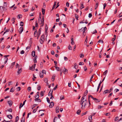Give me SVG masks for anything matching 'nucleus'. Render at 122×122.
I'll use <instances>...</instances> for the list:
<instances>
[{
	"mask_svg": "<svg viewBox=\"0 0 122 122\" xmlns=\"http://www.w3.org/2000/svg\"><path fill=\"white\" fill-rule=\"evenodd\" d=\"M40 67L41 68H42L43 67V63L42 62H41L40 63Z\"/></svg>",
	"mask_w": 122,
	"mask_h": 122,
	"instance_id": "38",
	"label": "nucleus"
},
{
	"mask_svg": "<svg viewBox=\"0 0 122 122\" xmlns=\"http://www.w3.org/2000/svg\"><path fill=\"white\" fill-rule=\"evenodd\" d=\"M103 107V106H101L100 105H99L98 107V109H100L102 107Z\"/></svg>",
	"mask_w": 122,
	"mask_h": 122,
	"instance_id": "32",
	"label": "nucleus"
},
{
	"mask_svg": "<svg viewBox=\"0 0 122 122\" xmlns=\"http://www.w3.org/2000/svg\"><path fill=\"white\" fill-rule=\"evenodd\" d=\"M30 69L32 71H34L35 70V68H34V66H32L31 67H30Z\"/></svg>",
	"mask_w": 122,
	"mask_h": 122,
	"instance_id": "18",
	"label": "nucleus"
},
{
	"mask_svg": "<svg viewBox=\"0 0 122 122\" xmlns=\"http://www.w3.org/2000/svg\"><path fill=\"white\" fill-rule=\"evenodd\" d=\"M8 111L10 112H12V109H11V108H10V109H9L8 110Z\"/></svg>",
	"mask_w": 122,
	"mask_h": 122,
	"instance_id": "51",
	"label": "nucleus"
},
{
	"mask_svg": "<svg viewBox=\"0 0 122 122\" xmlns=\"http://www.w3.org/2000/svg\"><path fill=\"white\" fill-rule=\"evenodd\" d=\"M8 103L9 104V106H11L12 105V104L13 102L11 100H10L8 102Z\"/></svg>",
	"mask_w": 122,
	"mask_h": 122,
	"instance_id": "5",
	"label": "nucleus"
},
{
	"mask_svg": "<svg viewBox=\"0 0 122 122\" xmlns=\"http://www.w3.org/2000/svg\"><path fill=\"white\" fill-rule=\"evenodd\" d=\"M44 81L46 83H47V82L48 81V79L47 78H46L44 80Z\"/></svg>",
	"mask_w": 122,
	"mask_h": 122,
	"instance_id": "41",
	"label": "nucleus"
},
{
	"mask_svg": "<svg viewBox=\"0 0 122 122\" xmlns=\"http://www.w3.org/2000/svg\"><path fill=\"white\" fill-rule=\"evenodd\" d=\"M56 68V69L58 71H61V69H60L57 66H54Z\"/></svg>",
	"mask_w": 122,
	"mask_h": 122,
	"instance_id": "26",
	"label": "nucleus"
},
{
	"mask_svg": "<svg viewBox=\"0 0 122 122\" xmlns=\"http://www.w3.org/2000/svg\"><path fill=\"white\" fill-rule=\"evenodd\" d=\"M24 25V23L22 22H21L20 23V25L22 26H23Z\"/></svg>",
	"mask_w": 122,
	"mask_h": 122,
	"instance_id": "46",
	"label": "nucleus"
},
{
	"mask_svg": "<svg viewBox=\"0 0 122 122\" xmlns=\"http://www.w3.org/2000/svg\"><path fill=\"white\" fill-rule=\"evenodd\" d=\"M45 9L43 8L42 9V12L43 15H44L45 13Z\"/></svg>",
	"mask_w": 122,
	"mask_h": 122,
	"instance_id": "21",
	"label": "nucleus"
},
{
	"mask_svg": "<svg viewBox=\"0 0 122 122\" xmlns=\"http://www.w3.org/2000/svg\"><path fill=\"white\" fill-rule=\"evenodd\" d=\"M106 6V3H104L103 5V9H105Z\"/></svg>",
	"mask_w": 122,
	"mask_h": 122,
	"instance_id": "59",
	"label": "nucleus"
},
{
	"mask_svg": "<svg viewBox=\"0 0 122 122\" xmlns=\"http://www.w3.org/2000/svg\"><path fill=\"white\" fill-rule=\"evenodd\" d=\"M7 117L10 119H12V116L11 115H7Z\"/></svg>",
	"mask_w": 122,
	"mask_h": 122,
	"instance_id": "14",
	"label": "nucleus"
},
{
	"mask_svg": "<svg viewBox=\"0 0 122 122\" xmlns=\"http://www.w3.org/2000/svg\"><path fill=\"white\" fill-rule=\"evenodd\" d=\"M64 98V97L63 96H61L60 97V99L62 100Z\"/></svg>",
	"mask_w": 122,
	"mask_h": 122,
	"instance_id": "42",
	"label": "nucleus"
},
{
	"mask_svg": "<svg viewBox=\"0 0 122 122\" xmlns=\"http://www.w3.org/2000/svg\"><path fill=\"white\" fill-rule=\"evenodd\" d=\"M45 40V36L43 34L41 36L40 41L41 44H42Z\"/></svg>",
	"mask_w": 122,
	"mask_h": 122,
	"instance_id": "2",
	"label": "nucleus"
},
{
	"mask_svg": "<svg viewBox=\"0 0 122 122\" xmlns=\"http://www.w3.org/2000/svg\"><path fill=\"white\" fill-rule=\"evenodd\" d=\"M22 121H23V122H25V118L24 117H22L21 122H22Z\"/></svg>",
	"mask_w": 122,
	"mask_h": 122,
	"instance_id": "34",
	"label": "nucleus"
},
{
	"mask_svg": "<svg viewBox=\"0 0 122 122\" xmlns=\"http://www.w3.org/2000/svg\"><path fill=\"white\" fill-rule=\"evenodd\" d=\"M18 16L19 19H20L22 17V15H18Z\"/></svg>",
	"mask_w": 122,
	"mask_h": 122,
	"instance_id": "53",
	"label": "nucleus"
},
{
	"mask_svg": "<svg viewBox=\"0 0 122 122\" xmlns=\"http://www.w3.org/2000/svg\"><path fill=\"white\" fill-rule=\"evenodd\" d=\"M42 73H44V74H46V71L45 70H42Z\"/></svg>",
	"mask_w": 122,
	"mask_h": 122,
	"instance_id": "52",
	"label": "nucleus"
},
{
	"mask_svg": "<svg viewBox=\"0 0 122 122\" xmlns=\"http://www.w3.org/2000/svg\"><path fill=\"white\" fill-rule=\"evenodd\" d=\"M37 30H35V31L34 33V36L35 37H36L37 36Z\"/></svg>",
	"mask_w": 122,
	"mask_h": 122,
	"instance_id": "11",
	"label": "nucleus"
},
{
	"mask_svg": "<svg viewBox=\"0 0 122 122\" xmlns=\"http://www.w3.org/2000/svg\"><path fill=\"white\" fill-rule=\"evenodd\" d=\"M15 62H14L12 63L11 64L12 66H11L10 67L11 68H12L13 67L14 65L15 64Z\"/></svg>",
	"mask_w": 122,
	"mask_h": 122,
	"instance_id": "31",
	"label": "nucleus"
},
{
	"mask_svg": "<svg viewBox=\"0 0 122 122\" xmlns=\"http://www.w3.org/2000/svg\"><path fill=\"white\" fill-rule=\"evenodd\" d=\"M65 70L63 71V72L65 74H66L67 73L68 70L67 69H66L65 67H64Z\"/></svg>",
	"mask_w": 122,
	"mask_h": 122,
	"instance_id": "16",
	"label": "nucleus"
},
{
	"mask_svg": "<svg viewBox=\"0 0 122 122\" xmlns=\"http://www.w3.org/2000/svg\"><path fill=\"white\" fill-rule=\"evenodd\" d=\"M35 26L36 27H37L38 26V24L37 23V20H36L35 22Z\"/></svg>",
	"mask_w": 122,
	"mask_h": 122,
	"instance_id": "43",
	"label": "nucleus"
},
{
	"mask_svg": "<svg viewBox=\"0 0 122 122\" xmlns=\"http://www.w3.org/2000/svg\"><path fill=\"white\" fill-rule=\"evenodd\" d=\"M80 102V104L81 105V108L82 109L85 108L86 104H87L88 103L87 100L86 99H85L84 97H82Z\"/></svg>",
	"mask_w": 122,
	"mask_h": 122,
	"instance_id": "1",
	"label": "nucleus"
},
{
	"mask_svg": "<svg viewBox=\"0 0 122 122\" xmlns=\"http://www.w3.org/2000/svg\"><path fill=\"white\" fill-rule=\"evenodd\" d=\"M98 3H97V4H96V5H95V9H96L97 7L98 6Z\"/></svg>",
	"mask_w": 122,
	"mask_h": 122,
	"instance_id": "48",
	"label": "nucleus"
},
{
	"mask_svg": "<svg viewBox=\"0 0 122 122\" xmlns=\"http://www.w3.org/2000/svg\"><path fill=\"white\" fill-rule=\"evenodd\" d=\"M38 22L39 23L41 24V27H42L44 25V22L42 21L41 17H40L38 19Z\"/></svg>",
	"mask_w": 122,
	"mask_h": 122,
	"instance_id": "3",
	"label": "nucleus"
},
{
	"mask_svg": "<svg viewBox=\"0 0 122 122\" xmlns=\"http://www.w3.org/2000/svg\"><path fill=\"white\" fill-rule=\"evenodd\" d=\"M27 90L29 92L31 90V87H28Z\"/></svg>",
	"mask_w": 122,
	"mask_h": 122,
	"instance_id": "61",
	"label": "nucleus"
},
{
	"mask_svg": "<svg viewBox=\"0 0 122 122\" xmlns=\"http://www.w3.org/2000/svg\"><path fill=\"white\" fill-rule=\"evenodd\" d=\"M26 101V100H25L23 102V104H22V106H21V107H22L23 106V105H24L25 104V102Z\"/></svg>",
	"mask_w": 122,
	"mask_h": 122,
	"instance_id": "56",
	"label": "nucleus"
},
{
	"mask_svg": "<svg viewBox=\"0 0 122 122\" xmlns=\"http://www.w3.org/2000/svg\"><path fill=\"white\" fill-rule=\"evenodd\" d=\"M46 99H47V102L49 103H50V101L49 100V98L48 97H47L46 98Z\"/></svg>",
	"mask_w": 122,
	"mask_h": 122,
	"instance_id": "30",
	"label": "nucleus"
},
{
	"mask_svg": "<svg viewBox=\"0 0 122 122\" xmlns=\"http://www.w3.org/2000/svg\"><path fill=\"white\" fill-rule=\"evenodd\" d=\"M59 109L58 107H56V113H58L59 112Z\"/></svg>",
	"mask_w": 122,
	"mask_h": 122,
	"instance_id": "12",
	"label": "nucleus"
},
{
	"mask_svg": "<svg viewBox=\"0 0 122 122\" xmlns=\"http://www.w3.org/2000/svg\"><path fill=\"white\" fill-rule=\"evenodd\" d=\"M5 61L4 62V63L5 64L7 62V61L8 60V58H7L5 57Z\"/></svg>",
	"mask_w": 122,
	"mask_h": 122,
	"instance_id": "27",
	"label": "nucleus"
},
{
	"mask_svg": "<svg viewBox=\"0 0 122 122\" xmlns=\"http://www.w3.org/2000/svg\"><path fill=\"white\" fill-rule=\"evenodd\" d=\"M84 71H86L87 69L86 67V66H85L84 67Z\"/></svg>",
	"mask_w": 122,
	"mask_h": 122,
	"instance_id": "63",
	"label": "nucleus"
},
{
	"mask_svg": "<svg viewBox=\"0 0 122 122\" xmlns=\"http://www.w3.org/2000/svg\"><path fill=\"white\" fill-rule=\"evenodd\" d=\"M103 41H102V40H99L98 41V42H99V43L101 42L102 43H103Z\"/></svg>",
	"mask_w": 122,
	"mask_h": 122,
	"instance_id": "62",
	"label": "nucleus"
},
{
	"mask_svg": "<svg viewBox=\"0 0 122 122\" xmlns=\"http://www.w3.org/2000/svg\"><path fill=\"white\" fill-rule=\"evenodd\" d=\"M22 71V70L21 68H19L18 70L17 71L18 75H19L21 73Z\"/></svg>",
	"mask_w": 122,
	"mask_h": 122,
	"instance_id": "6",
	"label": "nucleus"
},
{
	"mask_svg": "<svg viewBox=\"0 0 122 122\" xmlns=\"http://www.w3.org/2000/svg\"><path fill=\"white\" fill-rule=\"evenodd\" d=\"M84 8L83 2H81V7H80V9L81 10Z\"/></svg>",
	"mask_w": 122,
	"mask_h": 122,
	"instance_id": "10",
	"label": "nucleus"
},
{
	"mask_svg": "<svg viewBox=\"0 0 122 122\" xmlns=\"http://www.w3.org/2000/svg\"><path fill=\"white\" fill-rule=\"evenodd\" d=\"M83 30V27L81 29L79 30L80 32L82 31Z\"/></svg>",
	"mask_w": 122,
	"mask_h": 122,
	"instance_id": "60",
	"label": "nucleus"
},
{
	"mask_svg": "<svg viewBox=\"0 0 122 122\" xmlns=\"http://www.w3.org/2000/svg\"><path fill=\"white\" fill-rule=\"evenodd\" d=\"M119 117L118 116L116 117L115 118L114 121H116L118 120Z\"/></svg>",
	"mask_w": 122,
	"mask_h": 122,
	"instance_id": "36",
	"label": "nucleus"
},
{
	"mask_svg": "<svg viewBox=\"0 0 122 122\" xmlns=\"http://www.w3.org/2000/svg\"><path fill=\"white\" fill-rule=\"evenodd\" d=\"M4 7L2 6H0V9L2 11H3L4 9Z\"/></svg>",
	"mask_w": 122,
	"mask_h": 122,
	"instance_id": "37",
	"label": "nucleus"
},
{
	"mask_svg": "<svg viewBox=\"0 0 122 122\" xmlns=\"http://www.w3.org/2000/svg\"><path fill=\"white\" fill-rule=\"evenodd\" d=\"M35 53L34 51H32V55L33 57L35 56Z\"/></svg>",
	"mask_w": 122,
	"mask_h": 122,
	"instance_id": "20",
	"label": "nucleus"
},
{
	"mask_svg": "<svg viewBox=\"0 0 122 122\" xmlns=\"http://www.w3.org/2000/svg\"><path fill=\"white\" fill-rule=\"evenodd\" d=\"M41 28H40L39 30L38 31V33L37 34V35L38 36H40L41 34Z\"/></svg>",
	"mask_w": 122,
	"mask_h": 122,
	"instance_id": "17",
	"label": "nucleus"
},
{
	"mask_svg": "<svg viewBox=\"0 0 122 122\" xmlns=\"http://www.w3.org/2000/svg\"><path fill=\"white\" fill-rule=\"evenodd\" d=\"M39 96L38 95H36L35 96V98H39Z\"/></svg>",
	"mask_w": 122,
	"mask_h": 122,
	"instance_id": "50",
	"label": "nucleus"
},
{
	"mask_svg": "<svg viewBox=\"0 0 122 122\" xmlns=\"http://www.w3.org/2000/svg\"><path fill=\"white\" fill-rule=\"evenodd\" d=\"M108 90H105L103 92V93L105 94L108 93Z\"/></svg>",
	"mask_w": 122,
	"mask_h": 122,
	"instance_id": "25",
	"label": "nucleus"
},
{
	"mask_svg": "<svg viewBox=\"0 0 122 122\" xmlns=\"http://www.w3.org/2000/svg\"><path fill=\"white\" fill-rule=\"evenodd\" d=\"M84 55L83 54H80V57L81 58H82V56L84 57Z\"/></svg>",
	"mask_w": 122,
	"mask_h": 122,
	"instance_id": "58",
	"label": "nucleus"
},
{
	"mask_svg": "<svg viewBox=\"0 0 122 122\" xmlns=\"http://www.w3.org/2000/svg\"><path fill=\"white\" fill-rule=\"evenodd\" d=\"M23 27L21 26L20 27L19 29V33L20 34L23 31Z\"/></svg>",
	"mask_w": 122,
	"mask_h": 122,
	"instance_id": "4",
	"label": "nucleus"
},
{
	"mask_svg": "<svg viewBox=\"0 0 122 122\" xmlns=\"http://www.w3.org/2000/svg\"><path fill=\"white\" fill-rule=\"evenodd\" d=\"M89 119L90 121H91L92 120V116H90L89 117Z\"/></svg>",
	"mask_w": 122,
	"mask_h": 122,
	"instance_id": "29",
	"label": "nucleus"
},
{
	"mask_svg": "<svg viewBox=\"0 0 122 122\" xmlns=\"http://www.w3.org/2000/svg\"><path fill=\"white\" fill-rule=\"evenodd\" d=\"M97 33V31L96 30H95L94 31H93V32H92V34H94L95 33Z\"/></svg>",
	"mask_w": 122,
	"mask_h": 122,
	"instance_id": "54",
	"label": "nucleus"
},
{
	"mask_svg": "<svg viewBox=\"0 0 122 122\" xmlns=\"http://www.w3.org/2000/svg\"><path fill=\"white\" fill-rule=\"evenodd\" d=\"M17 91H19L20 90V87H18V88L17 89Z\"/></svg>",
	"mask_w": 122,
	"mask_h": 122,
	"instance_id": "55",
	"label": "nucleus"
},
{
	"mask_svg": "<svg viewBox=\"0 0 122 122\" xmlns=\"http://www.w3.org/2000/svg\"><path fill=\"white\" fill-rule=\"evenodd\" d=\"M48 29V27L47 26V25H46V26L45 28V31L46 32H47V30Z\"/></svg>",
	"mask_w": 122,
	"mask_h": 122,
	"instance_id": "45",
	"label": "nucleus"
},
{
	"mask_svg": "<svg viewBox=\"0 0 122 122\" xmlns=\"http://www.w3.org/2000/svg\"><path fill=\"white\" fill-rule=\"evenodd\" d=\"M87 93V91L86 92V91L85 92H84V97H85L86 96Z\"/></svg>",
	"mask_w": 122,
	"mask_h": 122,
	"instance_id": "39",
	"label": "nucleus"
},
{
	"mask_svg": "<svg viewBox=\"0 0 122 122\" xmlns=\"http://www.w3.org/2000/svg\"><path fill=\"white\" fill-rule=\"evenodd\" d=\"M55 77V76L54 75H53L52 76V80L53 81L54 80Z\"/></svg>",
	"mask_w": 122,
	"mask_h": 122,
	"instance_id": "35",
	"label": "nucleus"
},
{
	"mask_svg": "<svg viewBox=\"0 0 122 122\" xmlns=\"http://www.w3.org/2000/svg\"><path fill=\"white\" fill-rule=\"evenodd\" d=\"M7 4L6 2H4L3 7H4V9H5V8L7 7Z\"/></svg>",
	"mask_w": 122,
	"mask_h": 122,
	"instance_id": "13",
	"label": "nucleus"
},
{
	"mask_svg": "<svg viewBox=\"0 0 122 122\" xmlns=\"http://www.w3.org/2000/svg\"><path fill=\"white\" fill-rule=\"evenodd\" d=\"M102 51V50H101V51H100V53L99 54V57L100 58H101L102 57V53H101V52Z\"/></svg>",
	"mask_w": 122,
	"mask_h": 122,
	"instance_id": "40",
	"label": "nucleus"
},
{
	"mask_svg": "<svg viewBox=\"0 0 122 122\" xmlns=\"http://www.w3.org/2000/svg\"><path fill=\"white\" fill-rule=\"evenodd\" d=\"M37 57V56H35L34 59V61L35 63L36 62V59Z\"/></svg>",
	"mask_w": 122,
	"mask_h": 122,
	"instance_id": "22",
	"label": "nucleus"
},
{
	"mask_svg": "<svg viewBox=\"0 0 122 122\" xmlns=\"http://www.w3.org/2000/svg\"><path fill=\"white\" fill-rule=\"evenodd\" d=\"M56 2H55L54 3V4L53 5V7L52 8V10L53 9H54L55 7V6H56Z\"/></svg>",
	"mask_w": 122,
	"mask_h": 122,
	"instance_id": "19",
	"label": "nucleus"
},
{
	"mask_svg": "<svg viewBox=\"0 0 122 122\" xmlns=\"http://www.w3.org/2000/svg\"><path fill=\"white\" fill-rule=\"evenodd\" d=\"M81 112V111L79 109L77 111L76 113L78 115L80 114V113Z\"/></svg>",
	"mask_w": 122,
	"mask_h": 122,
	"instance_id": "28",
	"label": "nucleus"
},
{
	"mask_svg": "<svg viewBox=\"0 0 122 122\" xmlns=\"http://www.w3.org/2000/svg\"><path fill=\"white\" fill-rule=\"evenodd\" d=\"M68 49H69L70 50H71L72 49V47L71 46L69 45V47H68Z\"/></svg>",
	"mask_w": 122,
	"mask_h": 122,
	"instance_id": "49",
	"label": "nucleus"
},
{
	"mask_svg": "<svg viewBox=\"0 0 122 122\" xmlns=\"http://www.w3.org/2000/svg\"><path fill=\"white\" fill-rule=\"evenodd\" d=\"M20 53L21 54H23L24 53V51L23 50H22L21 51Z\"/></svg>",
	"mask_w": 122,
	"mask_h": 122,
	"instance_id": "64",
	"label": "nucleus"
},
{
	"mask_svg": "<svg viewBox=\"0 0 122 122\" xmlns=\"http://www.w3.org/2000/svg\"><path fill=\"white\" fill-rule=\"evenodd\" d=\"M92 15L91 13H90L89 14V15H88V17L89 18H91L92 17Z\"/></svg>",
	"mask_w": 122,
	"mask_h": 122,
	"instance_id": "57",
	"label": "nucleus"
},
{
	"mask_svg": "<svg viewBox=\"0 0 122 122\" xmlns=\"http://www.w3.org/2000/svg\"><path fill=\"white\" fill-rule=\"evenodd\" d=\"M45 92V91H44V92L41 91V92L40 95L41 96V97L43 96L44 95V94Z\"/></svg>",
	"mask_w": 122,
	"mask_h": 122,
	"instance_id": "7",
	"label": "nucleus"
},
{
	"mask_svg": "<svg viewBox=\"0 0 122 122\" xmlns=\"http://www.w3.org/2000/svg\"><path fill=\"white\" fill-rule=\"evenodd\" d=\"M75 16L76 19L78 20V18L79 17V16L75 14Z\"/></svg>",
	"mask_w": 122,
	"mask_h": 122,
	"instance_id": "33",
	"label": "nucleus"
},
{
	"mask_svg": "<svg viewBox=\"0 0 122 122\" xmlns=\"http://www.w3.org/2000/svg\"><path fill=\"white\" fill-rule=\"evenodd\" d=\"M19 117L18 116H16L15 118V122H17L19 120Z\"/></svg>",
	"mask_w": 122,
	"mask_h": 122,
	"instance_id": "24",
	"label": "nucleus"
},
{
	"mask_svg": "<svg viewBox=\"0 0 122 122\" xmlns=\"http://www.w3.org/2000/svg\"><path fill=\"white\" fill-rule=\"evenodd\" d=\"M50 104L49 105L50 107L52 108L54 106V103L53 102H51L50 103Z\"/></svg>",
	"mask_w": 122,
	"mask_h": 122,
	"instance_id": "8",
	"label": "nucleus"
},
{
	"mask_svg": "<svg viewBox=\"0 0 122 122\" xmlns=\"http://www.w3.org/2000/svg\"><path fill=\"white\" fill-rule=\"evenodd\" d=\"M52 92L53 91L52 90H51V89H50V91L48 94V96H51V95H52Z\"/></svg>",
	"mask_w": 122,
	"mask_h": 122,
	"instance_id": "9",
	"label": "nucleus"
},
{
	"mask_svg": "<svg viewBox=\"0 0 122 122\" xmlns=\"http://www.w3.org/2000/svg\"><path fill=\"white\" fill-rule=\"evenodd\" d=\"M41 88V87L40 86L38 85V87H37V89L39 91L40 90Z\"/></svg>",
	"mask_w": 122,
	"mask_h": 122,
	"instance_id": "44",
	"label": "nucleus"
},
{
	"mask_svg": "<svg viewBox=\"0 0 122 122\" xmlns=\"http://www.w3.org/2000/svg\"><path fill=\"white\" fill-rule=\"evenodd\" d=\"M84 63L82 62H79V65H84Z\"/></svg>",
	"mask_w": 122,
	"mask_h": 122,
	"instance_id": "47",
	"label": "nucleus"
},
{
	"mask_svg": "<svg viewBox=\"0 0 122 122\" xmlns=\"http://www.w3.org/2000/svg\"><path fill=\"white\" fill-rule=\"evenodd\" d=\"M40 76L41 78H43L44 77V75L43 73H40Z\"/></svg>",
	"mask_w": 122,
	"mask_h": 122,
	"instance_id": "23",
	"label": "nucleus"
},
{
	"mask_svg": "<svg viewBox=\"0 0 122 122\" xmlns=\"http://www.w3.org/2000/svg\"><path fill=\"white\" fill-rule=\"evenodd\" d=\"M15 19L14 18H12L11 19V21H13V22L12 23L13 24H14L15 22Z\"/></svg>",
	"mask_w": 122,
	"mask_h": 122,
	"instance_id": "15",
	"label": "nucleus"
}]
</instances>
